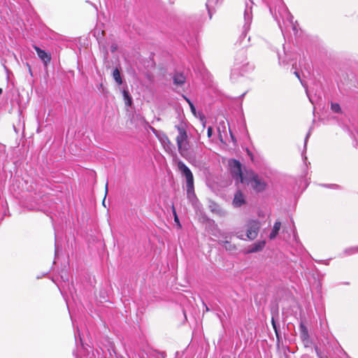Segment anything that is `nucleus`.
<instances>
[{
    "label": "nucleus",
    "mask_w": 358,
    "mask_h": 358,
    "mask_svg": "<svg viewBox=\"0 0 358 358\" xmlns=\"http://www.w3.org/2000/svg\"><path fill=\"white\" fill-rule=\"evenodd\" d=\"M269 7L271 13L278 22L282 32L283 28L292 27L295 29L293 16L289 12L282 0H263Z\"/></svg>",
    "instance_id": "obj_1"
},
{
    "label": "nucleus",
    "mask_w": 358,
    "mask_h": 358,
    "mask_svg": "<svg viewBox=\"0 0 358 358\" xmlns=\"http://www.w3.org/2000/svg\"><path fill=\"white\" fill-rule=\"evenodd\" d=\"M177 167L181 175L185 177L186 180L187 197L193 206H196L198 200L194 192V176L191 170L181 160L177 162Z\"/></svg>",
    "instance_id": "obj_2"
},
{
    "label": "nucleus",
    "mask_w": 358,
    "mask_h": 358,
    "mask_svg": "<svg viewBox=\"0 0 358 358\" xmlns=\"http://www.w3.org/2000/svg\"><path fill=\"white\" fill-rule=\"evenodd\" d=\"M252 69V66H250L247 62L245 52L244 50H241L238 52L235 57L234 66L231 71V78L237 74L243 75Z\"/></svg>",
    "instance_id": "obj_3"
},
{
    "label": "nucleus",
    "mask_w": 358,
    "mask_h": 358,
    "mask_svg": "<svg viewBox=\"0 0 358 358\" xmlns=\"http://www.w3.org/2000/svg\"><path fill=\"white\" fill-rule=\"evenodd\" d=\"M246 234H245L243 231H236V236L241 239L254 240L257 238L260 228V222L257 220H249L245 225Z\"/></svg>",
    "instance_id": "obj_4"
},
{
    "label": "nucleus",
    "mask_w": 358,
    "mask_h": 358,
    "mask_svg": "<svg viewBox=\"0 0 358 358\" xmlns=\"http://www.w3.org/2000/svg\"><path fill=\"white\" fill-rule=\"evenodd\" d=\"M176 128L178 131V134L176 137L178 151L180 155L183 156L189 149L188 137L185 125L181 122L179 124L176 125Z\"/></svg>",
    "instance_id": "obj_5"
},
{
    "label": "nucleus",
    "mask_w": 358,
    "mask_h": 358,
    "mask_svg": "<svg viewBox=\"0 0 358 358\" xmlns=\"http://www.w3.org/2000/svg\"><path fill=\"white\" fill-rule=\"evenodd\" d=\"M243 183L250 185L257 192L263 191L266 187V182L252 171L247 172V180H244Z\"/></svg>",
    "instance_id": "obj_6"
},
{
    "label": "nucleus",
    "mask_w": 358,
    "mask_h": 358,
    "mask_svg": "<svg viewBox=\"0 0 358 358\" xmlns=\"http://www.w3.org/2000/svg\"><path fill=\"white\" fill-rule=\"evenodd\" d=\"M229 166L231 167V173L234 179L236 180V182L243 183L244 180H247V172L243 173L241 171V164L236 159H232L229 162Z\"/></svg>",
    "instance_id": "obj_7"
},
{
    "label": "nucleus",
    "mask_w": 358,
    "mask_h": 358,
    "mask_svg": "<svg viewBox=\"0 0 358 358\" xmlns=\"http://www.w3.org/2000/svg\"><path fill=\"white\" fill-rule=\"evenodd\" d=\"M253 2L252 0H250V3H246L245 8L244 10V24H243V30L242 33V36H245L247 32L249 31L250 28V24L252 20V5Z\"/></svg>",
    "instance_id": "obj_8"
},
{
    "label": "nucleus",
    "mask_w": 358,
    "mask_h": 358,
    "mask_svg": "<svg viewBox=\"0 0 358 358\" xmlns=\"http://www.w3.org/2000/svg\"><path fill=\"white\" fill-rule=\"evenodd\" d=\"M34 49L36 50L38 57L45 64H48L51 60V56L50 54L41 50L36 45H33Z\"/></svg>",
    "instance_id": "obj_9"
},
{
    "label": "nucleus",
    "mask_w": 358,
    "mask_h": 358,
    "mask_svg": "<svg viewBox=\"0 0 358 358\" xmlns=\"http://www.w3.org/2000/svg\"><path fill=\"white\" fill-rule=\"evenodd\" d=\"M159 141L162 145L164 146V149L167 152L172 151L173 144L169 139L168 136L165 134H163L162 136L159 137Z\"/></svg>",
    "instance_id": "obj_10"
},
{
    "label": "nucleus",
    "mask_w": 358,
    "mask_h": 358,
    "mask_svg": "<svg viewBox=\"0 0 358 358\" xmlns=\"http://www.w3.org/2000/svg\"><path fill=\"white\" fill-rule=\"evenodd\" d=\"M265 241H257L253 243L248 250V253H253L261 251L265 246Z\"/></svg>",
    "instance_id": "obj_11"
},
{
    "label": "nucleus",
    "mask_w": 358,
    "mask_h": 358,
    "mask_svg": "<svg viewBox=\"0 0 358 358\" xmlns=\"http://www.w3.org/2000/svg\"><path fill=\"white\" fill-rule=\"evenodd\" d=\"M245 203V199L243 194L241 192H237L233 200V204L236 207H240Z\"/></svg>",
    "instance_id": "obj_12"
},
{
    "label": "nucleus",
    "mask_w": 358,
    "mask_h": 358,
    "mask_svg": "<svg viewBox=\"0 0 358 358\" xmlns=\"http://www.w3.org/2000/svg\"><path fill=\"white\" fill-rule=\"evenodd\" d=\"M280 227H281V222L280 221H276L274 223V225L273 227L271 232L269 234L270 239H274L277 236V235L278 234L279 231L280 229Z\"/></svg>",
    "instance_id": "obj_13"
},
{
    "label": "nucleus",
    "mask_w": 358,
    "mask_h": 358,
    "mask_svg": "<svg viewBox=\"0 0 358 358\" xmlns=\"http://www.w3.org/2000/svg\"><path fill=\"white\" fill-rule=\"evenodd\" d=\"M294 73L295 74V76L299 79L301 83L302 84V85L306 88V94H307V96L310 100V101L314 104L315 103V101H316V99H315L314 96H313L310 92V91L307 89L306 86L305 85V84L303 83V81L301 80V78H300V76H299V73L296 71H295L294 72Z\"/></svg>",
    "instance_id": "obj_14"
},
{
    "label": "nucleus",
    "mask_w": 358,
    "mask_h": 358,
    "mask_svg": "<svg viewBox=\"0 0 358 358\" xmlns=\"http://www.w3.org/2000/svg\"><path fill=\"white\" fill-rule=\"evenodd\" d=\"M173 82L176 85H181L185 82V77L182 73H176L173 76Z\"/></svg>",
    "instance_id": "obj_15"
},
{
    "label": "nucleus",
    "mask_w": 358,
    "mask_h": 358,
    "mask_svg": "<svg viewBox=\"0 0 358 358\" xmlns=\"http://www.w3.org/2000/svg\"><path fill=\"white\" fill-rule=\"evenodd\" d=\"M357 253H358V245L348 248L343 251V255L345 256H350Z\"/></svg>",
    "instance_id": "obj_16"
},
{
    "label": "nucleus",
    "mask_w": 358,
    "mask_h": 358,
    "mask_svg": "<svg viewBox=\"0 0 358 358\" xmlns=\"http://www.w3.org/2000/svg\"><path fill=\"white\" fill-rule=\"evenodd\" d=\"M299 328H300L301 336L302 339L303 340L307 339L309 336H308V329H307L306 327L305 326V324L303 323H301Z\"/></svg>",
    "instance_id": "obj_17"
},
{
    "label": "nucleus",
    "mask_w": 358,
    "mask_h": 358,
    "mask_svg": "<svg viewBox=\"0 0 358 358\" xmlns=\"http://www.w3.org/2000/svg\"><path fill=\"white\" fill-rule=\"evenodd\" d=\"M113 77L118 85H121L122 83V80L120 76V73L118 69L116 68L115 69H114L113 72Z\"/></svg>",
    "instance_id": "obj_18"
},
{
    "label": "nucleus",
    "mask_w": 358,
    "mask_h": 358,
    "mask_svg": "<svg viewBox=\"0 0 358 358\" xmlns=\"http://www.w3.org/2000/svg\"><path fill=\"white\" fill-rule=\"evenodd\" d=\"M123 97L125 101V104L128 106H130L132 103V99L131 96L129 95V93L127 90H123L122 92Z\"/></svg>",
    "instance_id": "obj_19"
},
{
    "label": "nucleus",
    "mask_w": 358,
    "mask_h": 358,
    "mask_svg": "<svg viewBox=\"0 0 358 358\" xmlns=\"http://www.w3.org/2000/svg\"><path fill=\"white\" fill-rule=\"evenodd\" d=\"M220 244L227 250L233 251L236 249L235 245H231L229 241H224L220 242Z\"/></svg>",
    "instance_id": "obj_20"
},
{
    "label": "nucleus",
    "mask_w": 358,
    "mask_h": 358,
    "mask_svg": "<svg viewBox=\"0 0 358 358\" xmlns=\"http://www.w3.org/2000/svg\"><path fill=\"white\" fill-rule=\"evenodd\" d=\"M331 110L336 113H341V108L338 103H331Z\"/></svg>",
    "instance_id": "obj_21"
},
{
    "label": "nucleus",
    "mask_w": 358,
    "mask_h": 358,
    "mask_svg": "<svg viewBox=\"0 0 358 358\" xmlns=\"http://www.w3.org/2000/svg\"><path fill=\"white\" fill-rule=\"evenodd\" d=\"M215 1H217V0H208L206 2V8L210 15V17H211L210 6H212V4L214 3Z\"/></svg>",
    "instance_id": "obj_22"
},
{
    "label": "nucleus",
    "mask_w": 358,
    "mask_h": 358,
    "mask_svg": "<svg viewBox=\"0 0 358 358\" xmlns=\"http://www.w3.org/2000/svg\"><path fill=\"white\" fill-rule=\"evenodd\" d=\"M183 98L187 101V102L189 103L190 108H191V110L192 112H194L195 110V108H194V104L190 101V100L189 99H187V97H185V96H183Z\"/></svg>",
    "instance_id": "obj_23"
},
{
    "label": "nucleus",
    "mask_w": 358,
    "mask_h": 358,
    "mask_svg": "<svg viewBox=\"0 0 358 358\" xmlns=\"http://www.w3.org/2000/svg\"><path fill=\"white\" fill-rule=\"evenodd\" d=\"M272 325H273V329L275 330V332L277 338H279L278 332V329H277V326H276V324H275L273 318H272Z\"/></svg>",
    "instance_id": "obj_24"
},
{
    "label": "nucleus",
    "mask_w": 358,
    "mask_h": 358,
    "mask_svg": "<svg viewBox=\"0 0 358 358\" xmlns=\"http://www.w3.org/2000/svg\"><path fill=\"white\" fill-rule=\"evenodd\" d=\"M207 134H208V137H211L212 134H213V129L212 127H209L208 128V130H207Z\"/></svg>",
    "instance_id": "obj_25"
},
{
    "label": "nucleus",
    "mask_w": 358,
    "mask_h": 358,
    "mask_svg": "<svg viewBox=\"0 0 358 358\" xmlns=\"http://www.w3.org/2000/svg\"><path fill=\"white\" fill-rule=\"evenodd\" d=\"M110 50H111V52H115L117 50V45L115 44H113L110 46Z\"/></svg>",
    "instance_id": "obj_26"
},
{
    "label": "nucleus",
    "mask_w": 358,
    "mask_h": 358,
    "mask_svg": "<svg viewBox=\"0 0 358 358\" xmlns=\"http://www.w3.org/2000/svg\"><path fill=\"white\" fill-rule=\"evenodd\" d=\"M315 351H316L317 355L319 357V358H322L317 347L315 348Z\"/></svg>",
    "instance_id": "obj_27"
},
{
    "label": "nucleus",
    "mask_w": 358,
    "mask_h": 358,
    "mask_svg": "<svg viewBox=\"0 0 358 358\" xmlns=\"http://www.w3.org/2000/svg\"><path fill=\"white\" fill-rule=\"evenodd\" d=\"M309 136H310V132H308V134L306 136L305 143H304L305 147L306 146L307 141H308V138Z\"/></svg>",
    "instance_id": "obj_28"
},
{
    "label": "nucleus",
    "mask_w": 358,
    "mask_h": 358,
    "mask_svg": "<svg viewBox=\"0 0 358 358\" xmlns=\"http://www.w3.org/2000/svg\"><path fill=\"white\" fill-rule=\"evenodd\" d=\"M279 62H280V64L285 63V62L283 60H282L280 57H279Z\"/></svg>",
    "instance_id": "obj_29"
},
{
    "label": "nucleus",
    "mask_w": 358,
    "mask_h": 358,
    "mask_svg": "<svg viewBox=\"0 0 358 358\" xmlns=\"http://www.w3.org/2000/svg\"><path fill=\"white\" fill-rule=\"evenodd\" d=\"M229 132H230V134H231V136L233 141H235V139L234 138L233 134H232V133H231L230 129H229Z\"/></svg>",
    "instance_id": "obj_30"
},
{
    "label": "nucleus",
    "mask_w": 358,
    "mask_h": 358,
    "mask_svg": "<svg viewBox=\"0 0 358 358\" xmlns=\"http://www.w3.org/2000/svg\"><path fill=\"white\" fill-rule=\"evenodd\" d=\"M175 220H176V222H178V217H177L176 215L175 216Z\"/></svg>",
    "instance_id": "obj_31"
},
{
    "label": "nucleus",
    "mask_w": 358,
    "mask_h": 358,
    "mask_svg": "<svg viewBox=\"0 0 358 358\" xmlns=\"http://www.w3.org/2000/svg\"><path fill=\"white\" fill-rule=\"evenodd\" d=\"M107 188H108V183H106V191L107 192Z\"/></svg>",
    "instance_id": "obj_32"
},
{
    "label": "nucleus",
    "mask_w": 358,
    "mask_h": 358,
    "mask_svg": "<svg viewBox=\"0 0 358 358\" xmlns=\"http://www.w3.org/2000/svg\"><path fill=\"white\" fill-rule=\"evenodd\" d=\"M205 306H206V310H208V308L207 307V306L205 305Z\"/></svg>",
    "instance_id": "obj_33"
},
{
    "label": "nucleus",
    "mask_w": 358,
    "mask_h": 358,
    "mask_svg": "<svg viewBox=\"0 0 358 358\" xmlns=\"http://www.w3.org/2000/svg\"><path fill=\"white\" fill-rule=\"evenodd\" d=\"M1 93H2V89L0 88V94H1Z\"/></svg>",
    "instance_id": "obj_34"
},
{
    "label": "nucleus",
    "mask_w": 358,
    "mask_h": 358,
    "mask_svg": "<svg viewBox=\"0 0 358 358\" xmlns=\"http://www.w3.org/2000/svg\"><path fill=\"white\" fill-rule=\"evenodd\" d=\"M122 358H124V357H122Z\"/></svg>",
    "instance_id": "obj_35"
}]
</instances>
